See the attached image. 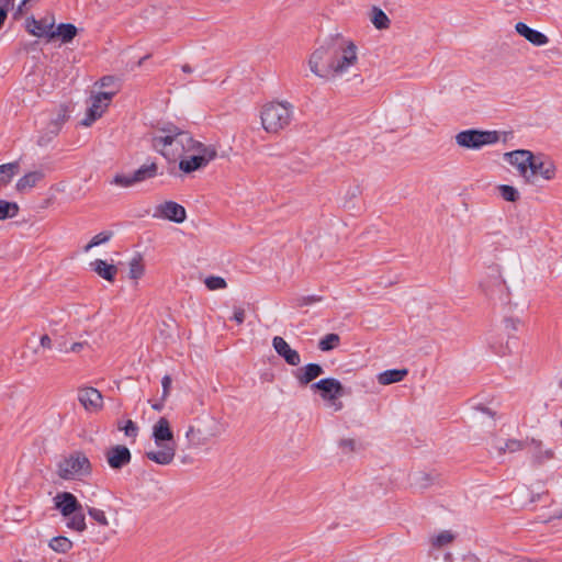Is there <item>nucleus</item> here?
I'll use <instances>...</instances> for the list:
<instances>
[{
    "label": "nucleus",
    "instance_id": "e433bc0d",
    "mask_svg": "<svg viewBox=\"0 0 562 562\" xmlns=\"http://www.w3.org/2000/svg\"><path fill=\"white\" fill-rule=\"evenodd\" d=\"M112 237V233L111 232H101L99 234H97L91 240L90 243H88L83 250L86 252H88L90 249H92L93 247L95 246H99L101 244H104L106 241H109Z\"/></svg>",
    "mask_w": 562,
    "mask_h": 562
},
{
    "label": "nucleus",
    "instance_id": "f257e3e1",
    "mask_svg": "<svg viewBox=\"0 0 562 562\" xmlns=\"http://www.w3.org/2000/svg\"><path fill=\"white\" fill-rule=\"evenodd\" d=\"M359 64V48L349 38L337 36L333 44L330 60L324 68L323 78L337 81L350 74Z\"/></svg>",
    "mask_w": 562,
    "mask_h": 562
},
{
    "label": "nucleus",
    "instance_id": "6ab92c4d",
    "mask_svg": "<svg viewBox=\"0 0 562 562\" xmlns=\"http://www.w3.org/2000/svg\"><path fill=\"white\" fill-rule=\"evenodd\" d=\"M78 34V29L71 23L55 24L49 41L59 40L61 44L70 43Z\"/></svg>",
    "mask_w": 562,
    "mask_h": 562
},
{
    "label": "nucleus",
    "instance_id": "1a4fd4ad",
    "mask_svg": "<svg viewBox=\"0 0 562 562\" xmlns=\"http://www.w3.org/2000/svg\"><path fill=\"white\" fill-rule=\"evenodd\" d=\"M533 157V154L527 149L507 151L503 156L504 160L517 170L519 177H521L526 183L530 184H532V173L530 169Z\"/></svg>",
    "mask_w": 562,
    "mask_h": 562
},
{
    "label": "nucleus",
    "instance_id": "a878e982",
    "mask_svg": "<svg viewBox=\"0 0 562 562\" xmlns=\"http://www.w3.org/2000/svg\"><path fill=\"white\" fill-rule=\"evenodd\" d=\"M67 116L65 113L63 114H59L58 117L56 120H53L49 124H48V136H45V135H42L38 137L37 139V144L40 146H45L47 145L53 137H55L60 128H61V125L65 123Z\"/></svg>",
    "mask_w": 562,
    "mask_h": 562
},
{
    "label": "nucleus",
    "instance_id": "dca6fc26",
    "mask_svg": "<svg viewBox=\"0 0 562 562\" xmlns=\"http://www.w3.org/2000/svg\"><path fill=\"white\" fill-rule=\"evenodd\" d=\"M131 451L125 446H114L106 451V461L112 469H121L131 462Z\"/></svg>",
    "mask_w": 562,
    "mask_h": 562
},
{
    "label": "nucleus",
    "instance_id": "9d476101",
    "mask_svg": "<svg viewBox=\"0 0 562 562\" xmlns=\"http://www.w3.org/2000/svg\"><path fill=\"white\" fill-rule=\"evenodd\" d=\"M115 91L99 92L90 98V104L87 110L86 116L81 121L85 127L91 126L98 119H100L110 105Z\"/></svg>",
    "mask_w": 562,
    "mask_h": 562
},
{
    "label": "nucleus",
    "instance_id": "39448f33",
    "mask_svg": "<svg viewBox=\"0 0 562 562\" xmlns=\"http://www.w3.org/2000/svg\"><path fill=\"white\" fill-rule=\"evenodd\" d=\"M56 509L68 519L67 527L78 532L86 530V517L81 504L70 492H60L54 497Z\"/></svg>",
    "mask_w": 562,
    "mask_h": 562
},
{
    "label": "nucleus",
    "instance_id": "c85d7f7f",
    "mask_svg": "<svg viewBox=\"0 0 562 562\" xmlns=\"http://www.w3.org/2000/svg\"><path fill=\"white\" fill-rule=\"evenodd\" d=\"M295 378L297 379L301 386L307 385L314 379H316V363H310L304 368L297 369L295 372Z\"/></svg>",
    "mask_w": 562,
    "mask_h": 562
},
{
    "label": "nucleus",
    "instance_id": "423d86ee",
    "mask_svg": "<svg viewBox=\"0 0 562 562\" xmlns=\"http://www.w3.org/2000/svg\"><path fill=\"white\" fill-rule=\"evenodd\" d=\"M57 474L64 480H76L91 474V463L81 451H75L57 465Z\"/></svg>",
    "mask_w": 562,
    "mask_h": 562
},
{
    "label": "nucleus",
    "instance_id": "8fccbe9b",
    "mask_svg": "<svg viewBox=\"0 0 562 562\" xmlns=\"http://www.w3.org/2000/svg\"><path fill=\"white\" fill-rule=\"evenodd\" d=\"M85 346V342H74L70 347L71 352H79Z\"/></svg>",
    "mask_w": 562,
    "mask_h": 562
},
{
    "label": "nucleus",
    "instance_id": "09e8293b",
    "mask_svg": "<svg viewBox=\"0 0 562 562\" xmlns=\"http://www.w3.org/2000/svg\"><path fill=\"white\" fill-rule=\"evenodd\" d=\"M552 457V451L551 450H539V453L537 454V459L541 460V459H550Z\"/></svg>",
    "mask_w": 562,
    "mask_h": 562
},
{
    "label": "nucleus",
    "instance_id": "f704fd0d",
    "mask_svg": "<svg viewBox=\"0 0 562 562\" xmlns=\"http://www.w3.org/2000/svg\"><path fill=\"white\" fill-rule=\"evenodd\" d=\"M339 449L342 454L350 456L360 451L361 445L356 439L345 438L339 441Z\"/></svg>",
    "mask_w": 562,
    "mask_h": 562
},
{
    "label": "nucleus",
    "instance_id": "bb28decb",
    "mask_svg": "<svg viewBox=\"0 0 562 562\" xmlns=\"http://www.w3.org/2000/svg\"><path fill=\"white\" fill-rule=\"evenodd\" d=\"M158 173V166L156 162H151L148 165L140 166L137 170L133 172L134 180L137 183L143 182L147 179L155 178Z\"/></svg>",
    "mask_w": 562,
    "mask_h": 562
},
{
    "label": "nucleus",
    "instance_id": "13d9d810",
    "mask_svg": "<svg viewBox=\"0 0 562 562\" xmlns=\"http://www.w3.org/2000/svg\"><path fill=\"white\" fill-rule=\"evenodd\" d=\"M317 371H318V375L323 373V369L321 366H318Z\"/></svg>",
    "mask_w": 562,
    "mask_h": 562
},
{
    "label": "nucleus",
    "instance_id": "393cba45",
    "mask_svg": "<svg viewBox=\"0 0 562 562\" xmlns=\"http://www.w3.org/2000/svg\"><path fill=\"white\" fill-rule=\"evenodd\" d=\"M407 374V369L385 370L378 375V382L381 385H389L392 383L401 382Z\"/></svg>",
    "mask_w": 562,
    "mask_h": 562
},
{
    "label": "nucleus",
    "instance_id": "6e6552de",
    "mask_svg": "<svg viewBox=\"0 0 562 562\" xmlns=\"http://www.w3.org/2000/svg\"><path fill=\"white\" fill-rule=\"evenodd\" d=\"M317 389L318 395L328 408L337 412L342 407L340 398L344 396L345 390L338 380L334 378L318 380Z\"/></svg>",
    "mask_w": 562,
    "mask_h": 562
},
{
    "label": "nucleus",
    "instance_id": "473e14b6",
    "mask_svg": "<svg viewBox=\"0 0 562 562\" xmlns=\"http://www.w3.org/2000/svg\"><path fill=\"white\" fill-rule=\"evenodd\" d=\"M454 539V535L451 531L443 530L438 535H435L430 538V543L434 548H443L451 543Z\"/></svg>",
    "mask_w": 562,
    "mask_h": 562
},
{
    "label": "nucleus",
    "instance_id": "0eeeda50",
    "mask_svg": "<svg viewBox=\"0 0 562 562\" xmlns=\"http://www.w3.org/2000/svg\"><path fill=\"white\" fill-rule=\"evenodd\" d=\"M456 144L465 149H481L484 146L493 145L499 140L497 131L465 130L456 136Z\"/></svg>",
    "mask_w": 562,
    "mask_h": 562
},
{
    "label": "nucleus",
    "instance_id": "f3484780",
    "mask_svg": "<svg viewBox=\"0 0 562 562\" xmlns=\"http://www.w3.org/2000/svg\"><path fill=\"white\" fill-rule=\"evenodd\" d=\"M272 346L276 352L290 366H297L301 362L299 352L292 349L282 337L276 336L272 340Z\"/></svg>",
    "mask_w": 562,
    "mask_h": 562
},
{
    "label": "nucleus",
    "instance_id": "79ce46f5",
    "mask_svg": "<svg viewBox=\"0 0 562 562\" xmlns=\"http://www.w3.org/2000/svg\"><path fill=\"white\" fill-rule=\"evenodd\" d=\"M119 429L123 430L125 436L135 438L138 434V427L136 424L128 419L124 426L119 425Z\"/></svg>",
    "mask_w": 562,
    "mask_h": 562
},
{
    "label": "nucleus",
    "instance_id": "5701e85b",
    "mask_svg": "<svg viewBox=\"0 0 562 562\" xmlns=\"http://www.w3.org/2000/svg\"><path fill=\"white\" fill-rule=\"evenodd\" d=\"M92 270L102 279L113 282L117 273V268L114 265L108 263L105 260L95 259L91 262Z\"/></svg>",
    "mask_w": 562,
    "mask_h": 562
},
{
    "label": "nucleus",
    "instance_id": "72a5a7b5",
    "mask_svg": "<svg viewBox=\"0 0 562 562\" xmlns=\"http://www.w3.org/2000/svg\"><path fill=\"white\" fill-rule=\"evenodd\" d=\"M19 212V205L15 202L0 200V221L14 217Z\"/></svg>",
    "mask_w": 562,
    "mask_h": 562
},
{
    "label": "nucleus",
    "instance_id": "a18cd8bd",
    "mask_svg": "<svg viewBox=\"0 0 562 562\" xmlns=\"http://www.w3.org/2000/svg\"><path fill=\"white\" fill-rule=\"evenodd\" d=\"M40 344L43 348L50 349L53 346L52 339L48 335H43L40 339Z\"/></svg>",
    "mask_w": 562,
    "mask_h": 562
},
{
    "label": "nucleus",
    "instance_id": "20e7f679",
    "mask_svg": "<svg viewBox=\"0 0 562 562\" xmlns=\"http://www.w3.org/2000/svg\"><path fill=\"white\" fill-rule=\"evenodd\" d=\"M293 105L286 101L269 102L262 105L260 120L262 128L269 134H279L292 121Z\"/></svg>",
    "mask_w": 562,
    "mask_h": 562
},
{
    "label": "nucleus",
    "instance_id": "f03ea898",
    "mask_svg": "<svg viewBox=\"0 0 562 562\" xmlns=\"http://www.w3.org/2000/svg\"><path fill=\"white\" fill-rule=\"evenodd\" d=\"M190 133L178 126L168 125L153 133L150 145L155 151L164 156L168 161H177L186 155V147Z\"/></svg>",
    "mask_w": 562,
    "mask_h": 562
},
{
    "label": "nucleus",
    "instance_id": "7ed1b4c3",
    "mask_svg": "<svg viewBox=\"0 0 562 562\" xmlns=\"http://www.w3.org/2000/svg\"><path fill=\"white\" fill-rule=\"evenodd\" d=\"M153 438L158 450L146 451V457L160 465L170 464L176 456L177 443L169 420L160 417L153 426Z\"/></svg>",
    "mask_w": 562,
    "mask_h": 562
},
{
    "label": "nucleus",
    "instance_id": "c03bdc74",
    "mask_svg": "<svg viewBox=\"0 0 562 562\" xmlns=\"http://www.w3.org/2000/svg\"><path fill=\"white\" fill-rule=\"evenodd\" d=\"M245 316H246V313H245V310L241 308V307H236L234 310V315H233V319L237 323V324H243L244 321H245Z\"/></svg>",
    "mask_w": 562,
    "mask_h": 562
},
{
    "label": "nucleus",
    "instance_id": "4c0bfd02",
    "mask_svg": "<svg viewBox=\"0 0 562 562\" xmlns=\"http://www.w3.org/2000/svg\"><path fill=\"white\" fill-rule=\"evenodd\" d=\"M112 184L123 187V188H130L136 184V180H134V176L132 175H115L113 180L111 181Z\"/></svg>",
    "mask_w": 562,
    "mask_h": 562
},
{
    "label": "nucleus",
    "instance_id": "37998d69",
    "mask_svg": "<svg viewBox=\"0 0 562 562\" xmlns=\"http://www.w3.org/2000/svg\"><path fill=\"white\" fill-rule=\"evenodd\" d=\"M171 376L166 374L161 380V386H162V394H161V401H166L170 394L171 389Z\"/></svg>",
    "mask_w": 562,
    "mask_h": 562
},
{
    "label": "nucleus",
    "instance_id": "49530a36",
    "mask_svg": "<svg viewBox=\"0 0 562 562\" xmlns=\"http://www.w3.org/2000/svg\"><path fill=\"white\" fill-rule=\"evenodd\" d=\"M212 427H210V436L211 437H217L221 435V430L217 427V423L215 419L211 418Z\"/></svg>",
    "mask_w": 562,
    "mask_h": 562
},
{
    "label": "nucleus",
    "instance_id": "ddd939ff",
    "mask_svg": "<svg viewBox=\"0 0 562 562\" xmlns=\"http://www.w3.org/2000/svg\"><path fill=\"white\" fill-rule=\"evenodd\" d=\"M155 217H161L175 223H183L187 218L186 209L173 201H166L157 205Z\"/></svg>",
    "mask_w": 562,
    "mask_h": 562
},
{
    "label": "nucleus",
    "instance_id": "9b49d317",
    "mask_svg": "<svg viewBox=\"0 0 562 562\" xmlns=\"http://www.w3.org/2000/svg\"><path fill=\"white\" fill-rule=\"evenodd\" d=\"M55 16L52 13L36 20L35 18L26 19V30L30 34L36 37H45L49 41L50 33L55 26Z\"/></svg>",
    "mask_w": 562,
    "mask_h": 562
},
{
    "label": "nucleus",
    "instance_id": "2f4dec72",
    "mask_svg": "<svg viewBox=\"0 0 562 562\" xmlns=\"http://www.w3.org/2000/svg\"><path fill=\"white\" fill-rule=\"evenodd\" d=\"M49 548L58 553H66L72 548V542L64 536L54 537L49 541Z\"/></svg>",
    "mask_w": 562,
    "mask_h": 562
},
{
    "label": "nucleus",
    "instance_id": "ea45409f",
    "mask_svg": "<svg viewBox=\"0 0 562 562\" xmlns=\"http://www.w3.org/2000/svg\"><path fill=\"white\" fill-rule=\"evenodd\" d=\"M144 274V266L139 258H133L130 262V278L139 279Z\"/></svg>",
    "mask_w": 562,
    "mask_h": 562
},
{
    "label": "nucleus",
    "instance_id": "5fc2aeb1",
    "mask_svg": "<svg viewBox=\"0 0 562 562\" xmlns=\"http://www.w3.org/2000/svg\"><path fill=\"white\" fill-rule=\"evenodd\" d=\"M199 431H200L199 429L196 430L193 426H190L188 431H187V434H186V436L189 438V437L193 436L195 432H199Z\"/></svg>",
    "mask_w": 562,
    "mask_h": 562
},
{
    "label": "nucleus",
    "instance_id": "b1692460",
    "mask_svg": "<svg viewBox=\"0 0 562 562\" xmlns=\"http://www.w3.org/2000/svg\"><path fill=\"white\" fill-rule=\"evenodd\" d=\"M526 442L517 439H497L494 443V448L497 450L498 456L506 453H515L525 448Z\"/></svg>",
    "mask_w": 562,
    "mask_h": 562
},
{
    "label": "nucleus",
    "instance_id": "412c9836",
    "mask_svg": "<svg viewBox=\"0 0 562 562\" xmlns=\"http://www.w3.org/2000/svg\"><path fill=\"white\" fill-rule=\"evenodd\" d=\"M362 194V188L359 183L349 184L342 192L341 203L346 210L353 211L358 209V200Z\"/></svg>",
    "mask_w": 562,
    "mask_h": 562
},
{
    "label": "nucleus",
    "instance_id": "4468645a",
    "mask_svg": "<svg viewBox=\"0 0 562 562\" xmlns=\"http://www.w3.org/2000/svg\"><path fill=\"white\" fill-rule=\"evenodd\" d=\"M530 172L532 173V183H535L536 176L550 181L557 176V166L551 159H537L533 157Z\"/></svg>",
    "mask_w": 562,
    "mask_h": 562
},
{
    "label": "nucleus",
    "instance_id": "bf43d9fd",
    "mask_svg": "<svg viewBox=\"0 0 562 562\" xmlns=\"http://www.w3.org/2000/svg\"><path fill=\"white\" fill-rule=\"evenodd\" d=\"M13 0H5V2L9 4V3H12Z\"/></svg>",
    "mask_w": 562,
    "mask_h": 562
},
{
    "label": "nucleus",
    "instance_id": "3c124183",
    "mask_svg": "<svg viewBox=\"0 0 562 562\" xmlns=\"http://www.w3.org/2000/svg\"><path fill=\"white\" fill-rule=\"evenodd\" d=\"M308 67H310V70L312 74L316 72V63H314V60H313V54L311 55V57L308 59Z\"/></svg>",
    "mask_w": 562,
    "mask_h": 562
},
{
    "label": "nucleus",
    "instance_id": "603ef678",
    "mask_svg": "<svg viewBox=\"0 0 562 562\" xmlns=\"http://www.w3.org/2000/svg\"><path fill=\"white\" fill-rule=\"evenodd\" d=\"M416 479H420L424 481L423 483H420V487H426L428 485V481H429L428 475L419 474Z\"/></svg>",
    "mask_w": 562,
    "mask_h": 562
},
{
    "label": "nucleus",
    "instance_id": "cd10ccee",
    "mask_svg": "<svg viewBox=\"0 0 562 562\" xmlns=\"http://www.w3.org/2000/svg\"><path fill=\"white\" fill-rule=\"evenodd\" d=\"M370 21L374 25V27L378 30H386V29H389L390 23H391L389 16L385 14V12L378 7H373L371 9Z\"/></svg>",
    "mask_w": 562,
    "mask_h": 562
},
{
    "label": "nucleus",
    "instance_id": "a19ab883",
    "mask_svg": "<svg viewBox=\"0 0 562 562\" xmlns=\"http://www.w3.org/2000/svg\"><path fill=\"white\" fill-rule=\"evenodd\" d=\"M204 283H205L206 288L212 291L225 289L227 286L226 281L222 277H215V276L206 278Z\"/></svg>",
    "mask_w": 562,
    "mask_h": 562
},
{
    "label": "nucleus",
    "instance_id": "7c9ffc66",
    "mask_svg": "<svg viewBox=\"0 0 562 562\" xmlns=\"http://www.w3.org/2000/svg\"><path fill=\"white\" fill-rule=\"evenodd\" d=\"M340 336L335 333H328L318 339V349L322 351H330L340 346Z\"/></svg>",
    "mask_w": 562,
    "mask_h": 562
},
{
    "label": "nucleus",
    "instance_id": "de8ad7c7",
    "mask_svg": "<svg viewBox=\"0 0 562 562\" xmlns=\"http://www.w3.org/2000/svg\"><path fill=\"white\" fill-rule=\"evenodd\" d=\"M114 81V78L111 76H105L100 79L99 85L101 88L109 87Z\"/></svg>",
    "mask_w": 562,
    "mask_h": 562
},
{
    "label": "nucleus",
    "instance_id": "aec40b11",
    "mask_svg": "<svg viewBox=\"0 0 562 562\" xmlns=\"http://www.w3.org/2000/svg\"><path fill=\"white\" fill-rule=\"evenodd\" d=\"M205 153L211 155V161L217 157V149L215 146L203 144L190 135L186 147V155L204 156Z\"/></svg>",
    "mask_w": 562,
    "mask_h": 562
},
{
    "label": "nucleus",
    "instance_id": "2eb2a0df",
    "mask_svg": "<svg viewBox=\"0 0 562 562\" xmlns=\"http://www.w3.org/2000/svg\"><path fill=\"white\" fill-rule=\"evenodd\" d=\"M210 162L211 155L209 153H205L204 156L183 155L179 160V169L184 173H192L205 168Z\"/></svg>",
    "mask_w": 562,
    "mask_h": 562
},
{
    "label": "nucleus",
    "instance_id": "4d7b16f0",
    "mask_svg": "<svg viewBox=\"0 0 562 562\" xmlns=\"http://www.w3.org/2000/svg\"><path fill=\"white\" fill-rule=\"evenodd\" d=\"M353 79H358L359 82H363V79L361 78V76L359 74H355Z\"/></svg>",
    "mask_w": 562,
    "mask_h": 562
},
{
    "label": "nucleus",
    "instance_id": "a211bd4d",
    "mask_svg": "<svg viewBox=\"0 0 562 562\" xmlns=\"http://www.w3.org/2000/svg\"><path fill=\"white\" fill-rule=\"evenodd\" d=\"M515 30L520 36L525 37L535 46H543L547 45L549 42V38L546 34L529 27L527 24L522 22H518L515 25Z\"/></svg>",
    "mask_w": 562,
    "mask_h": 562
},
{
    "label": "nucleus",
    "instance_id": "864d4df0",
    "mask_svg": "<svg viewBox=\"0 0 562 562\" xmlns=\"http://www.w3.org/2000/svg\"><path fill=\"white\" fill-rule=\"evenodd\" d=\"M164 402H165V401H160V402H158V403H154V404L151 405V407H153L155 411L160 412V411L164 408V404H162Z\"/></svg>",
    "mask_w": 562,
    "mask_h": 562
},
{
    "label": "nucleus",
    "instance_id": "6e6d98bb",
    "mask_svg": "<svg viewBox=\"0 0 562 562\" xmlns=\"http://www.w3.org/2000/svg\"><path fill=\"white\" fill-rule=\"evenodd\" d=\"M181 69H182V71H183V72H186V74H190V72H192V68H191L189 65H187V64H186V65H183Z\"/></svg>",
    "mask_w": 562,
    "mask_h": 562
},
{
    "label": "nucleus",
    "instance_id": "f8f14e48",
    "mask_svg": "<svg viewBox=\"0 0 562 562\" xmlns=\"http://www.w3.org/2000/svg\"><path fill=\"white\" fill-rule=\"evenodd\" d=\"M79 403L87 412L97 413L103 407L102 394L92 386H83L78 389L77 394Z\"/></svg>",
    "mask_w": 562,
    "mask_h": 562
},
{
    "label": "nucleus",
    "instance_id": "4be33fe9",
    "mask_svg": "<svg viewBox=\"0 0 562 562\" xmlns=\"http://www.w3.org/2000/svg\"><path fill=\"white\" fill-rule=\"evenodd\" d=\"M44 178V172L41 170H34L31 171L23 177H21L16 184L15 189L16 191L24 193L33 189L40 181H42Z\"/></svg>",
    "mask_w": 562,
    "mask_h": 562
},
{
    "label": "nucleus",
    "instance_id": "58836bf2",
    "mask_svg": "<svg viewBox=\"0 0 562 562\" xmlns=\"http://www.w3.org/2000/svg\"><path fill=\"white\" fill-rule=\"evenodd\" d=\"M88 515L101 526H109V520L102 509L88 507Z\"/></svg>",
    "mask_w": 562,
    "mask_h": 562
},
{
    "label": "nucleus",
    "instance_id": "c9c22d12",
    "mask_svg": "<svg viewBox=\"0 0 562 562\" xmlns=\"http://www.w3.org/2000/svg\"><path fill=\"white\" fill-rule=\"evenodd\" d=\"M498 191L505 201L516 202L519 199V192L513 186L502 184L498 187Z\"/></svg>",
    "mask_w": 562,
    "mask_h": 562
},
{
    "label": "nucleus",
    "instance_id": "c756f323",
    "mask_svg": "<svg viewBox=\"0 0 562 562\" xmlns=\"http://www.w3.org/2000/svg\"><path fill=\"white\" fill-rule=\"evenodd\" d=\"M19 171L18 161L0 165V186H7Z\"/></svg>",
    "mask_w": 562,
    "mask_h": 562
}]
</instances>
